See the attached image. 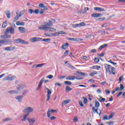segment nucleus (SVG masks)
<instances>
[{
	"mask_svg": "<svg viewBox=\"0 0 125 125\" xmlns=\"http://www.w3.org/2000/svg\"><path fill=\"white\" fill-rule=\"evenodd\" d=\"M55 22H56L55 20L49 19L46 21H44L43 24L40 25L39 29V30H43L47 32H54L56 31V29L50 27H52Z\"/></svg>",
	"mask_w": 125,
	"mask_h": 125,
	"instance_id": "nucleus-1",
	"label": "nucleus"
},
{
	"mask_svg": "<svg viewBox=\"0 0 125 125\" xmlns=\"http://www.w3.org/2000/svg\"><path fill=\"white\" fill-rule=\"evenodd\" d=\"M104 68L105 69L106 73L109 74V75H116V69L115 67L112 66L110 64H108V63H104Z\"/></svg>",
	"mask_w": 125,
	"mask_h": 125,
	"instance_id": "nucleus-2",
	"label": "nucleus"
},
{
	"mask_svg": "<svg viewBox=\"0 0 125 125\" xmlns=\"http://www.w3.org/2000/svg\"><path fill=\"white\" fill-rule=\"evenodd\" d=\"M43 82L45 83H48V80H44V78H42L38 85V86L37 87V88H36V90H40V89H41V87H42V83H43Z\"/></svg>",
	"mask_w": 125,
	"mask_h": 125,
	"instance_id": "nucleus-3",
	"label": "nucleus"
},
{
	"mask_svg": "<svg viewBox=\"0 0 125 125\" xmlns=\"http://www.w3.org/2000/svg\"><path fill=\"white\" fill-rule=\"evenodd\" d=\"M45 89L47 90V99L46 102L49 101V99H50V95H51V90H50L48 88L46 87V86H44Z\"/></svg>",
	"mask_w": 125,
	"mask_h": 125,
	"instance_id": "nucleus-4",
	"label": "nucleus"
},
{
	"mask_svg": "<svg viewBox=\"0 0 125 125\" xmlns=\"http://www.w3.org/2000/svg\"><path fill=\"white\" fill-rule=\"evenodd\" d=\"M14 34V28L9 27V28L5 30L4 32V35H7V34Z\"/></svg>",
	"mask_w": 125,
	"mask_h": 125,
	"instance_id": "nucleus-5",
	"label": "nucleus"
},
{
	"mask_svg": "<svg viewBox=\"0 0 125 125\" xmlns=\"http://www.w3.org/2000/svg\"><path fill=\"white\" fill-rule=\"evenodd\" d=\"M42 39L40 37H33L30 38L29 41L31 42H37L42 41Z\"/></svg>",
	"mask_w": 125,
	"mask_h": 125,
	"instance_id": "nucleus-6",
	"label": "nucleus"
},
{
	"mask_svg": "<svg viewBox=\"0 0 125 125\" xmlns=\"http://www.w3.org/2000/svg\"><path fill=\"white\" fill-rule=\"evenodd\" d=\"M47 115L48 119H50L51 121H53V120H55V119H56V117L55 116L50 117L51 116V113H50V111H49V109H48V111L47 112Z\"/></svg>",
	"mask_w": 125,
	"mask_h": 125,
	"instance_id": "nucleus-7",
	"label": "nucleus"
},
{
	"mask_svg": "<svg viewBox=\"0 0 125 125\" xmlns=\"http://www.w3.org/2000/svg\"><path fill=\"white\" fill-rule=\"evenodd\" d=\"M33 111H34V109L32 107H27L23 110V113H32Z\"/></svg>",
	"mask_w": 125,
	"mask_h": 125,
	"instance_id": "nucleus-8",
	"label": "nucleus"
},
{
	"mask_svg": "<svg viewBox=\"0 0 125 125\" xmlns=\"http://www.w3.org/2000/svg\"><path fill=\"white\" fill-rule=\"evenodd\" d=\"M16 42L17 43H19V42H20L21 43H23V44H28V42H26V41L20 39L16 40Z\"/></svg>",
	"mask_w": 125,
	"mask_h": 125,
	"instance_id": "nucleus-9",
	"label": "nucleus"
},
{
	"mask_svg": "<svg viewBox=\"0 0 125 125\" xmlns=\"http://www.w3.org/2000/svg\"><path fill=\"white\" fill-rule=\"evenodd\" d=\"M15 77L11 76V75H9L6 77L5 81H13V80H15Z\"/></svg>",
	"mask_w": 125,
	"mask_h": 125,
	"instance_id": "nucleus-10",
	"label": "nucleus"
},
{
	"mask_svg": "<svg viewBox=\"0 0 125 125\" xmlns=\"http://www.w3.org/2000/svg\"><path fill=\"white\" fill-rule=\"evenodd\" d=\"M92 110L94 112V113H97L100 116L101 115V110L99 109H95V107H93Z\"/></svg>",
	"mask_w": 125,
	"mask_h": 125,
	"instance_id": "nucleus-11",
	"label": "nucleus"
},
{
	"mask_svg": "<svg viewBox=\"0 0 125 125\" xmlns=\"http://www.w3.org/2000/svg\"><path fill=\"white\" fill-rule=\"evenodd\" d=\"M102 14L99 13H94L91 15V17L98 18V17H100V16H102Z\"/></svg>",
	"mask_w": 125,
	"mask_h": 125,
	"instance_id": "nucleus-12",
	"label": "nucleus"
},
{
	"mask_svg": "<svg viewBox=\"0 0 125 125\" xmlns=\"http://www.w3.org/2000/svg\"><path fill=\"white\" fill-rule=\"evenodd\" d=\"M94 10H96V11H101L102 12H104V11H105V9L98 7H94Z\"/></svg>",
	"mask_w": 125,
	"mask_h": 125,
	"instance_id": "nucleus-13",
	"label": "nucleus"
},
{
	"mask_svg": "<svg viewBox=\"0 0 125 125\" xmlns=\"http://www.w3.org/2000/svg\"><path fill=\"white\" fill-rule=\"evenodd\" d=\"M70 102L71 99L65 100L62 102V106H64V105H67V104H69V103Z\"/></svg>",
	"mask_w": 125,
	"mask_h": 125,
	"instance_id": "nucleus-14",
	"label": "nucleus"
},
{
	"mask_svg": "<svg viewBox=\"0 0 125 125\" xmlns=\"http://www.w3.org/2000/svg\"><path fill=\"white\" fill-rule=\"evenodd\" d=\"M27 121L29 122L30 124H33L36 123V119L35 118L33 119H27Z\"/></svg>",
	"mask_w": 125,
	"mask_h": 125,
	"instance_id": "nucleus-15",
	"label": "nucleus"
},
{
	"mask_svg": "<svg viewBox=\"0 0 125 125\" xmlns=\"http://www.w3.org/2000/svg\"><path fill=\"white\" fill-rule=\"evenodd\" d=\"M75 79L76 78L75 77V76H68L66 78V80H67V81H74V80H75Z\"/></svg>",
	"mask_w": 125,
	"mask_h": 125,
	"instance_id": "nucleus-16",
	"label": "nucleus"
},
{
	"mask_svg": "<svg viewBox=\"0 0 125 125\" xmlns=\"http://www.w3.org/2000/svg\"><path fill=\"white\" fill-rule=\"evenodd\" d=\"M22 98H23V96H17L16 97V99L18 100L19 102H21Z\"/></svg>",
	"mask_w": 125,
	"mask_h": 125,
	"instance_id": "nucleus-17",
	"label": "nucleus"
},
{
	"mask_svg": "<svg viewBox=\"0 0 125 125\" xmlns=\"http://www.w3.org/2000/svg\"><path fill=\"white\" fill-rule=\"evenodd\" d=\"M16 25L17 26H24L25 25V22L18 21L16 22Z\"/></svg>",
	"mask_w": 125,
	"mask_h": 125,
	"instance_id": "nucleus-18",
	"label": "nucleus"
},
{
	"mask_svg": "<svg viewBox=\"0 0 125 125\" xmlns=\"http://www.w3.org/2000/svg\"><path fill=\"white\" fill-rule=\"evenodd\" d=\"M97 74H98V72L96 71H93L92 72L89 73V76H90V77H93V76L97 75Z\"/></svg>",
	"mask_w": 125,
	"mask_h": 125,
	"instance_id": "nucleus-19",
	"label": "nucleus"
},
{
	"mask_svg": "<svg viewBox=\"0 0 125 125\" xmlns=\"http://www.w3.org/2000/svg\"><path fill=\"white\" fill-rule=\"evenodd\" d=\"M28 117H29V113L25 115L24 116H23V119H22L21 120V122H26V120H27V119H28Z\"/></svg>",
	"mask_w": 125,
	"mask_h": 125,
	"instance_id": "nucleus-20",
	"label": "nucleus"
},
{
	"mask_svg": "<svg viewBox=\"0 0 125 125\" xmlns=\"http://www.w3.org/2000/svg\"><path fill=\"white\" fill-rule=\"evenodd\" d=\"M24 88V86L22 85H18V86L17 87V90H21V89H23Z\"/></svg>",
	"mask_w": 125,
	"mask_h": 125,
	"instance_id": "nucleus-21",
	"label": "nucleus"
},
{
	"mask_svg": "<svg viewBox=\"0 0 125 125\" xmlns=\"http://www.w3.org/2000/svg\"><path fill=\"white\" fill-rule=\"evenodd\" d=\"M4 49L7 51H12V50H14V47H6Z\"/></svg>",
	"mask_w": 125,
	"mask_h": 125,
	"instance_id": "nucleus-22",
	"label": "nucleus"
},
{
	"mask_svg": "<svg viewBox=\"0 0 125 125\" xmlns=\"http://www.w3.org/2000/svg\"><path fill=\"white\" fill-rule=\"evenodd\" d=\"M6 15L8 19H9L10 18V15H11V13H10V11H6Z\"/></svg>",
	"mask_w": 125,
	"mask_h": 125,
	"instance_id": "nucleus-23",
	"label": "nucleus"
},
{
	"mask_svg": "<svg viewBox=\"0 0 125 125\" xmlns=\"http://www.w3.org/2000/svg\"><path fill=\"white\" fill-rule=\"evenodd\" d=\"M19 30L21 33H24L25 32V29L23 27H19Z\"/></svg>",
	"mask_w": 125,
	"mask_h": 125,
	"instance_id": "nucleus-24",
	"label": "nucleus"
},
{
	"mask_svg": "<svg viewBox=\"0 0 125 125\" xmlns=\"http://www.w3.org/2000/svg\"><path fill=\"white\" fill-rule=\"evenodd\" d=\"M8 93H11L12 94H18V92L16 90L9 91Z\"/></svg>",
	"mask_w": 125,
	"mask_h": 125,
	"instance_id": "nucleus-25",
	"label": "nucleus"
},
{
	"mask_svg": "<svg viewBox=\"0 0 125 125\" xmlns=\"http://www.w3.org/2000/svg\"><path fill=\"white\" fill-rule=\"evenodd\" d=\"M95 107H96V108H99V107H100V103H99V102L95 101Z\"/></svg>",
	"mask_w": 125,
	"mask_h": 125,
	"instance_id": "nucleus-26",
	"label": "nucleus"
},
{
	"mask_svg": "<svg viewBox=\"0 0 125 125\" xmlns=\"http://www.w3.org/2000/svg\"><path fill=\"white\" fill-rule=\"evenodd\" d=\"M71 90H73V88H71V87L67 86L65 87V91L66 92H69V91H71Z\"/></svg>",
	"mask_w": 125,
	"mask_h": 125,
	"instance_id": "nucleus-27",
	"label": "nucleus"
},
{
	"mask_svg": "<svg viewBox=\"0 0 125 125\" xmlns=\"http://www.w3.org/2000/svg\"><path fill=\"white\" fill-rule=\"evenodd\" d=\"M7 21H4L2 24V28H6V27H7Z\"/></svg>",
	"mask_w": 125,
	"mask_h": 125,
	"instance_id": "nucleus-28",
	"label": "nucleus"
},
{
	"mask_svg": "<svg viewBox=\"0 0 125 125\" xmlns=\"http://www.w3.org/2000/svg\"><path fill=\"white\" fill-rule=\"evenodd\" d=\"M43 65H44V63L38 64L37 65H34V67H35V68H38V67H42V66H43Z\"/></svg>",
	"mask_w": 125,
	"mask_h": 125,
	"instance_id": "nucleus-29",
	"label": "nucleus"
},
{
	"mask_svg": "<svg viewBox=\"0 0 125 125\" xmlns=\"http://www.w3.org/2000/svg\"><path fill=\"white\" fill-rule=\"evenodd\" d=\"M98 33H101L102 35H106V31L105 30H99L98 31Z\"/></svg>",
	"mask_w": 125,
	"mask_h": 125,
	"instance_id": "nucleus-30",
	"label": "nucleus"
},
{
	"mask_svg": "<svg viewBox=\"0 0 125 125\" xmlns=\"http://www.w3.org/2000/svg\"><path fill=\"white\" fill-rule=\"evenodd\" d=\"M83 104H86V103H87V102H88V100H87V99H86V98L83 97Z\"/></svg>",
	"mask_w": 125,
	"mask_h": 125,
	"instance_id": "nucleus-31",
	"label": "nucleus"
},
{
	"mask_svg": "<svg viewBox=\"0 0 125 125\" xmlns=\"http://www.w3.org/2000/svg\"><path fill=\"white\" fill-rule=\"evenodd\" d=\"M114 115H115V113L114 112L111 113L108 116L109 120H111V119H113V117H114Z\"/></svg>",
	"mask_w": 125,
	"mask_h": 125,
	"instance_id": "nucleus-32",
	"label": "nucleus"
},
{
	"mask_svg": "<svg viewBox=\"0 0 125 125\" xmlns=\"http://www.w3.org/2000/svg\"><path fill=\"white\" fill-rule=\"evenodd\" d=\"M17 16L14 18V20L15 21H17L19 19V13H16Z\"/></svg>",
	"mask_w": 125,
	"mask_h": 125,
	"instance_id": "nucleus-33",
	"label": "nucleus"
},
{
	"mask_svg": "<svg viewBox=\"0 0 125 125\" xmlns=\"http://www.w3.org/2000/svg\"><path fill=\"white\" fill-rule=\"evenodd\" d=\"M24 13H25V10H23V11L20 12V14L19 15V17H21V16H23Z\"/></svg>",
	"mask_w": 125,
	"mask_h": 125,
	"instance_id": "nucleus-34",
	"label": "nucleus"
},
{
	"mask_svg": "<svg viewBox=\"0 0 125 125\" xmlns=\"http://www.w3.org/2000/svg\"><path fill=\"white\" fill-rule=\"evenodd\" d=\"M8 121H12V118H5L3 120V122H7Z\"/></svg>",
	"mask_w": 125,
	"mask_h": 125,
	"instance_id": "nucleus-35",
	"label": "nucleus"
},
{
	"mask_svg": "<svg viewBox=\"0 0 125 125\" xmlns=\"http://www.w3.org/2000/svg\"><path fill=\"white\" fill-rule=\"evenodd\" d=\"M68 46H69V43L66 42L62 45V47H68Z\"/></svg>",
	"mask_w": 125,
	"mask_h": 125,
	"instance_id": "nucleus-36",
	"label": "nucleus"
},
{
	"mask_svg": "<svg viewBox=\"0 0 125 125\" xmlns=\"http://www.w3.org/2000/svg\"><path fill=\"white\" fill-rule=\"evenodd\" d=\"M106 20V18H99L98 19V21H104Z\"/></svg>",
	"mask_w": 125,
	"mask_h": 125,
	"instance_id": "nucleus-37",
	"label": "nucleus"
},
{
	"mask_svg": "<svg viewBox=\"0 0 125 125\" xmlns=\"http://www.w3.org/2000/svg\"><path fill=\"white\" fill-rule=\"evenodd\" d=\"M125 27L123 25H121L120 26L119 30H120V31H125Z\"/></svg>",
	"mask_w": 125,
	"mask_h": 125,
	"instance_id": "nucleus-38",
	"label": "nucleus"
},
{
	"mask_svg": "<svg viewBox=\"0 0 125 125\" xmlns=\"http://www.w3.org/2000/svg\"><path fill=\"white\" fill-rule=\"evenodd\" d=\"M56 34H58V35H60V34L66 35V32H64L63 31H60V32L56 33Z\"/></svg>",
	"mask_w": 125,
	"mask_h": 125,
	"instance_id": "nucleus-39",
	"label": "nucleus"
},
{
	"mask_svg": "<svg viewBox=\"0 0 125 125\" xmlns=\"http://www.w3.org/2000/svg\"><path fill=\"white\" fill-rule=\"evenodd\" d=\"M64 83L65 84H67L68 85H72V82L69 81H65L64 82Z\"/></svg>",
	"mask_w": 125,
	"mask_h": 125,
	"instance_id": "nucleus-40",
	"label": "nucleus"
},
{
	"mask_svg": "<svg viewBox=\"0 0 125 125\" xmlns=\"http://www.w3.org/2000/svg\"><path fill=\"white\" fill-rule=\"evenodd\" d=\"M72 26L73 28H78V27H80L79 24H73L72 25Z\"/></svg>",
	"mask_w": 125,
	"mask_h": 125,
	"instance_id": "nucleus-41",
	"label": "nucleus"
},
{
	"mask_svg": "<svg viewBox=\"0 0 125 125\" xmlns=\"http://www.w3.org/2000/svg\"><path fill=\"white\" fill-rule=\"evenodd\" d=\"M34 12V11L33 9H28V13H29L30 14H33Z\"/></svg>",
	"mask_w": 125,
	"mask_h": 125,
	"instance_id": "nucleus-42",
	"label": "nucleus"
},
{
	"mask_svg": "<svg viewBox=\"0 0 125 125\" xmlns=\"http://www.w3.org/2000/svg\"><path fill=\"white\" fill-rule=\"evenodd\" d=\"M79 105L81 106V107H83V106H84L83 105V102H82V101L81 100L79 101Z\"/></svg>",
	"mask_w": 125,
	"mask_h": 125,
	"instance_id": "nucleus-43",
	"label": "nucleus"
},
{
	"mask_svg": "<svg viewBox=\"0 0 125 125\" xmlns=\"http://www.w3.org/2000/svg\"><path fill=\"white\" fill-rule=\"evenodd\" d=\"M68 53H69V51L66 50L63 55L62 56V57H65V56H67V55H68Z\"/></svg>",
	"mask_w": 125,
	"mask_h": 125,
	"instance_id": "nucleus-44",
	"label": "nucleus"
},
{
	"mask_svg": "<svg viewBox=\"0 0 125 125\" xmlns=\"http://www.w3.org/2000/svg\"><path fill=\"white\" fill-rule=\"evenodd\" d=\"M73 122H75V123L79 122V119H78V117L77 116L74 118Z\"/></svg>",
	"mask_w": 125,
	"mask_h": 125,
	"instance_id": "nucleus-45",
	"label": "nucleus"
},
{
	"mask_svg": "<svg viewBox=\"0 0 125 125\" xmlns=\"http://www.w3.org/2000/svg\"><path fill=\"white\" fill-rule=\"evenodd\" d=\"M124 88H125V87L124 86V84H120V90H121V91L124 90Z\"/></svg>",
	"mask_w": 125,
	"mask_h": 125,
	"instance_id": "nucleus-46",
	"label": "nucleus"
},
{
	"mask_svg": "<svg viewBox=\"0 0 125 125\" xmlns=\"http://www.w3.org/2000/svg\"><path fill=\"white\" fill-rule=\"evenodd\" d=\"M42 42H48L50 41H51L50 39H43Z\"/></svg>",
	"mask_w": 125,
	"mask_h": 125,
	"instance_id": "nucleus-47",
	"label": "nucleus"
},
{
	"mask_svg": "<svg viewBox=\"0 0 125 125\" xmlns=\"http://www.w3.org/2000/svg\"><path fill=\"white\" fill-rule=\"evenodd\" d=\"M10 42H12V41L10 40H5V43H10Z\"/></svg>",
	"mask_w": 125,
	"mask_h": 125,
	"instance_id": "nucleus-48",
	"label": "nucleus"
},
{
	"mask_svg": "<svg viewBox=\"0 0 125 125\" xmlns=\"http://www.w3.org/2000/svg\"><path fill=\"white\" fill-rule=\"evenodd\" d=\"M104 55H105V52H103L102 54H98V56L100 57H104Z\"/></svg>",
	"mask_w": 125,
	"mask_h": 125,
	"instance_id": "nucleus-49",
	"label": "nucleus"
},
{
	"mask_svg": "<svg viewBox=\"0 0 125 125\" xmlns=\"http://www.w3.org/2000/svg\"><path fill=\"white\" fill-rule=\"evenodd\" d=\"M83 40L80 38H74V42H80V41H82Z\"/></svg>",
	"mask_w": 125,
	"mask_h": 125,
	"instance_id": "nucleus-50",
	"label": "nucleus"
},
{
	"mask_svg": "<svg viewBox=\"0 0 125 125\" xmlns=\"http://www.w3.org/2000/svg\"><path fill=\"white\" fill-rule=\"evenodd\" d=\"M79 27L80 26H85V23H84V22H81L80 23H79Z\"/></svg>",
	"mask_w": 125,
	"mask_h": 125,
	"instance_id": "nucleus-51",
	"label": "nucleus"
},
{
	"mask_svg": "<svg viewBox=\"0 0 125 125\" xmlns=\"http://www.w3.org/2000/svg\"><path fill=\"white\" fill-rule=\"evenodd\" d=\"M34 11V13H35V14H39V12H40V10L35 9Z\"/></svg>",
	"mask_w": 125,
	"mask_h": 125,
	"instance_id": "nucleus-52",
	"label": "nucleus"
},
{
	"mask_svg": "<svg viewBox=\"0 0 125 125\" xmlns=\"http://www.w3.org/2000/svg\"><path fill=\"white\" fill-rule=\"evenodd\" d=\"M108 24H109V23H105L102 25V28H104V27H107Z\"/></svg>",
	"mask_w": 125,
	"mask_h": 125,
	"instance_id": "nucleus-53",
	"label": "nucleus"
},
{
	"mask_svg": "<svg viewBox=\"0 0 125 125\" xmlns=\"http://www.w3.org/2000/svg\"><path fill=\"white\" fill-rule=\"evenodd\" d=\"M79 75H80L81 76H85V73L81 72H78Z\"/></svg>",
	"mask_w": 125,
	"mask_h": 125,
	"instance_id": "nucleus-54",
	"label": "nucleus"
},
{
	"mask_svg": "<svg viewBox=\"0 0 125 125\" xmlns=\"http://www.w3.org/2000/svg\"><path fill=\"white\" fill-rule=\"evenodd\" d=\"M94 61L95 62V63H98V62H99V59L98 58H95L94 59Z\"/></svg>",
	"mask_w": 125,
	"mask_h": 125,
	"instance_id": "nucleus-55",
	"label": "nucleus"
},
{
	"mask_svg": "<svg viewBox=\"0 0 125 125\" xmlns=\"http://www.w3.org/2000/svg\"><path fill=\"white\" fill-rule=\"evenodd\" d=\"M47 79H49V80H51L53 78V75H48L47 76Z\"/></svg>",
	"mask_w": 125,
	"mask_h": 125,
	"instance_id": "nucleus-56",
	"label": "nucleus"
},
{
	"mask_svg": "<svg viewBox=\"0 0 125 125\" xmlns=\"http://www.w3.org/2000/svg\"><path fill=\"white\" fill-rule=\"evenodd\" d=\"M115 16V15H112L110 16H109L107 17V20H110V19H112V17H114Z\"/></svg>",
	"mask_w": 125,
	"mask_h": 125,
	"instance_id": "nucleus-57",
	"label": "nucleus"
},
{
	"mask_svg": "<svg viewBox=\"0 0 125 125\" xmlns=\"http://www.w3.org/2000/svg\"><path fill=\"white\" fill-rule=\"evenodd\" d=\"M49 111H50V114H51V113H55L56 112H57L56 110H54V109H49Z\"/></svg>",
	"mask_w": 125,
	"mask_h": 125,
	"instance_id": "nucleus-58",
	"label": "nucleus"
},
{
	"mask_svg": "<svg viewBox=\"0 0 125 125\" xmlns=\"http://www.w3.org/2000/svg\"><path fill=\"white\" fill-rule=\"evenodd\" d=\"M104 120H105V121L109 120V119L108 116V117L107 116H104Z\"/></svg>",
	"mask_w": 125,
	"mask_h": 125,
	"instance_id": "nucleus-59",
	"label": "nucleus"
},
{
	"mask_svg": "<svg viewBox=\"0 0 125 125\" xmlns=\"http://www.w3.org/2000/svg\"><path fill=\"white\" fill-rule=\"evenodd\" d=\"M89 8L88 7H85L84 10L85 11L83 12V13H86V11L89 10Z\"/></svg>",
	"mask_w": 125,
	"mask_h": 125,
	"instance_id": "nucleus-60",
	"label": "nucleus"
},
{
	"mask_svg": "<svg viewBox=\"0 0 125 125\" xmlns=\"http://www.w3.org/2000/svg\"><path fill=\"white\" fill-rule=\"evenodd\" d=\"M39 7L42 8V7H43V6H44V4H43L42 3H40V4H39Z\"/></svg>",
	"mask_w": 125,
	"mask_h": 125,
	"instance_id": "nucleus-61",
	"label": "nucleus"
},
{
	"mask_svg": "<svg viewBox=\"0 0 125 125\" xmlns=\"http://www.w3.org/2000/svg\"><path fill=\"white\" fill-rule=\"evenodd\" d=\"M106 46H108V44H104L102 45L100 47H105Z\"/></svg>",
	"mask_w": 125,
	"mask_h": 125,
	"instance_id": "nucleus-62",
	"label": "nucleus"
},
{
	"mask_svg": "<svg viewBox=\"0 0 125 125\" xmlns=\"http://www.w3.org/2000/svg\"><path fill=\"white\" fill-rule=\"evenodd\" d=\"M105 93H106L107 95L110 94V90L105 89Z\"/></svg>",
	"mask_w": 125,
	"mask_h": 125,
	"instance_id": "nucleus-63",
	"label": "nucleus"
},
{
	"mask_svg": "<svg viewBox=\"0 0 125 125\" xmlns=\"http://www.w3.org/2000/svg\"><path fill=\"white\" fill-rule=\"evenodd\" d=\"M108 125H114V122H113V121L109 122L108 123Z\"/></svg>",
	"mask_w": 125,
	"mask_h": 125,
	"instance_id": "nucleus-64",
	"label": "nucleus"
}]
</instances>
